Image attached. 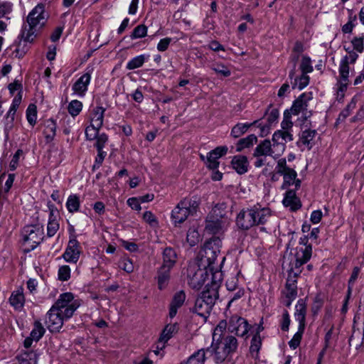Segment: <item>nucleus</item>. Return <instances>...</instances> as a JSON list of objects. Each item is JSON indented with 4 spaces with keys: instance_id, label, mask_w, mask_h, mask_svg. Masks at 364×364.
I'll list each match as a JSON object with an SVG mask.
<instances>
[{
    "instance_id": "1",
    "label": "nucleus",
    "mask_w": 364,
    "mask_h": 364,
    "mask_svg": "<svg viewBox=\"0 0 364 364\" xmlns=\"http://www.w3.org/2000/svg\"><path fill=\"white\" fill-rule=\"evenodd\" d=\"M221 280V272L213 274L210 283L208 282L205 286L206 289L196 299L194 311L200 316L206 318L209 315L218 297V289Z\"/></svg>"
},
{
    "instance_id": "2",
    "label": "nucleus",
    "mask_w": 364,
    "mask_h": 364,
    "mask_svg": "<svg viewBox=\"0 0 364 364\" xmlns=\"http://www.w3.org/2000/svg\"><path fill=\"white\" fill-rule=\"evenodd\" d=\"M214 266L213 264L205 262L204 259H198L196 257V262L190 264L188 267V278L189 286L194 289H200L205 284V281L208 279V272L211 274L216 272H213Z\"/></svg>"
},
{
    "instance_id": "3",
    "label": "nucleus",
    "mask_w": 364,
    "mask_h": 364,
    "mask_svg": "<svg viewBox=\"0 0 364 364\" xmlns=\"http://www.w3.org/2000/svg\"><path fill=\"white\" fill-rule=\"evenodd\" d=\"M312 247L308 246L304 248L299 249L297 252L291 257V258L288 264V271L289 273L286 287H291V285L296 286L295 277L301 272L300 267L310 259Z\"/></svg>"
},
{
    "instance_id": "4",
    "label": "nucleus",
    "mask_w": 364,
    "mask_h": 364,
    "mask_svg": "<svg viewBox=\"0 0 364 364\" xmlns=\"http://www.w3.org/2000/svg\"><path fill=\"white\" fill-rule=\"evenodd\" d=\"M215 342L213 358L217 363H221L225 361L237 348V340L232 336H227Z\"/></svg>"
},
{
    "instance_id": "5",
    "label": "nucleus",
    "mask_w": 364,
    "mask_h": 364,
    "mask_svg": "<svg viewBox=\"0 0 364 364\" xmlns=\"http://www.w3.org/2000/svg\"><path fill=\"white\" fill-rule=\"evenodd\" d=\"M198 203L196 199L185 198L172 210L171 218L175 225L183 223L188 217L196 212Z\"/></svg>"
},
{
    "instance_id": "6",
    "label": "nucleus",
    "mask_w": 364,
    "mask_h": 364,
    "mask_svg": "<svg viewBox=\"0 0 364 364\" xmlns=\"http://www.w3.org/2000/svg\"><path fill=\"white\" fill-rule=\"evenodd\" d=\"M23 244L28 251L34 250L44 237L43 227L41 225H26L21 232Z\"/></svg>"
},
{
    "instance_id": "7",
    "label": "nucleus",
    "mask_w": 364,
    "mask_h": 364,
    "mask_svg": "<svg viewBox=\"0 0 364 364\" xmlns=\"http://www.w3.org/2000/svg\"><path fill=\"white\" fill-rule=\"evenodd\" d=\"M272 143L268 139L261 141L255 148L253 155L257 158L267 156L274 159L279 157L285 150V144L278 139H272Z\"/></svg>"
},
{
    "instance_id": "8",
    "label": "nucleus",
    "mask_w": 364,
    "mask_h": 364,
    "mask_svg": "<svg viewBox=\"0 0 364 364\" xmlns=\"http://www.w3.org/2000/svg\"><path fill=\"white\" fill-rule=\"evenodd\" d=\"M80 306L79 301L74 299L73 294L68 292L60 294L51 308H55L58 311L63 314L64 318H71Z\"/></svg>"
},
{
    "instance_id": "9",
    "label": "nucleus",
    "mask_w": 364,
    "mask_h": 364,
    "mask_svg": "<svg viewBox=\"0 0 364 364\" xmlns=\"http://www.w3.org/2000/svg\"><path fill=\"white\" fill-rule=\"evenodd\" d=\"M275 170L277 173L283 176L282 189H287L291 185L295 186V188L298 189L301 186V181L297 177L296 171L287 165L285 159H280L277 161Z\"/></svg>"
},
{
    "instance_id": "10",
    "label": "nucleus",
    "mask_w": 364,
    "mask_h": 364,
    "mask_svg": "<svg viewBox=\"0 0 364 364\" xmlns=\"http://www.w3.org/2000/svg\"><path fill=\"white\" fill-rule=\"evenodd\" d=\"M222 247V241L220 237L213 236L210 238L200 250L197 255L198 259H204L209 264L215 262Z\"/></svg>"
},
{
    "instance_id": "11",
    "label": "nucleus",
    "mask_w": 364,
    "mask_h": 364,
    "mask_svg": "<svg viewBox=\"0 0 364 364\" xmlns=\"http://www.w3.org/2000/svg\"><path fill=\"white\" fill-rule=\"evenodd\" d=\"M291 114L289 110L284 112L283 120L281 122L282 129L276 131L272 135V139L282 140V142L293 141Z\"/></svg>"
},
{
    "instance_id": "12",
    "label": "nucleus",
    "mask_w": 364,
    "mask_h": 364,
    "mask_svg": "<svg viewBox=\"0 0 364 364\" xmlns=\"http://www.w3.org/2000/svg\"><path fill=\"white\" fill-rule=\"evenodd\" d=\"M64 314L58 311L55 308H50L46 318V325L52 333L59 332L65 321L70 318H64Z\"/></svg>"
},
{
    "instance_id": "13",
    "label": "nucleus",
    "mask_w": 364,
    "mask_h": 364,
    "mask_svg": "<svg viewBox=\"0 0 364 364\" xmlns=\"http://www.w3.org/2000/svg\"><path fill=\"white\" fill-rule=\"evenodd\" d=\"M47 14L45 11V4H37L29 13L27 17L28 24L31 26H38L41 28L44 26L46 21Z\"/></svg>"
},
{
    "instance_id": "14",
    "label": "nucleus",
    "mask_w": 364,
    "mask_h": 364,
    "mask_svg": "<svg viewBox=\"0 0 364 364\" xmlns=\"http://www.w3.org/2000/svg\"><path fill=\"white\" fill-rule=\"evenodd\" d=\"M250 326L246 319L237 315L231 316L228 323V331L235 333L237 336L243 337L247 335Z\"/></svg>"
},
{
    "instance_id": "15",
    "label": "nucleus",
    "mask_w": 364,
    "mask_h": 364,
    "mask_svg": "<svg viewBox=\"0 0 364 364\" xmlns=\"http://www.w3.org/2000/svg\"><path fill=\"white\" fill-rule=\"evenodd\" d=\"M47 208L49 211L47 225V235L48 237H51L54 236L59 230L60 214L58 208L50 201L47 203Z\"/></svg>"
},
{
    "instance_id": "16",
    "label": "nucleus",
    "mask_w": 364,
    "mask_h": 364,
    "mask_svg": "<svg viewBox=\"0 0 364 364\" xmlns=\"http://www.w3.org/2000/svg\"><path fill=\"white\" fill-rule=\"evenodd\" d=\"M80 254L79 242L75 237L70 238L63 257L66 262L75 264L78 261Z\"/></svg>"
},
{
    "instance_id": "17",
    "label": "nucleus",
    "mask_w": 364,
    "mask_h": 364,
    "mask_svg": "<svg viewBox=\"0 0 364 364\" xmlns=\"http://www.w3.org/2000/svg\"><path fill=\"white\" fill-rule=\"evenodd\" d=\"M349 61H348L347 57H345L340 63L339 65V80L338 82V92H341L343 95L344 92L347 89V86L349 82Z\"/></svg>"
},
{
    "instance_id": "18",
    "label": "nucleus",
    "mask_w": 364,
    "mask_h": 364,
    "mask_svg": "<svg viewBox=\"0 0 364 364\" xmlns=\"http://www.w3.org/2000/svg\"><path fill=\"white\" fill-rule=\"evenodd\" d=\"M226 146H218L208 154L205 164L210 169H216L219 166L218 159L228 152Z\"/></svg>"
},
{
    "instance_id": "19",
    "label": "nucleus",
    "mask_w": 364,
    "mask_h": 364,
    "mask_svg": "<svg viewBox=\"0 0 364 364\" xmlns=\"http://www.w3.org/2000/svg\"><path fill=\"white\" fill-rule=\"evenodd\" d=\"M252 216L255 220V225L264 224L272 216V211L269 208L262 207L257 204L251 208Z\"/></svg>"
},
{
    "instance_id": "20",
    "label": "nucleus",
    "mask_w": 364,
    "mask_h": 364,
    "mask_svg": "<svg viewBox=\"0 0 364 364\" xmlns=\"http://www.w3.org/2000/svg\"><path fill=\"white\" fill-rule=\"evenodd\" d=\"M92 70L87 71L73 84V90L80 96H84L90 82Z\"/></svg>"
},
{
    "instance_id": "21",
    "label": "nucleus",
    "mask_w": 364,
    "mask_h": 364,
    "mask_svg": "<svg viewBox=\"0 0 364 364\" xmlns=\"http://www.w3.org/2000/svg\"><path fill=\"white\" fill-rule=\"evenodd\" d=\"M250 208L241 210L237 215L236 223L240 228L247 230L255 225V220L253 219Z\"/></svg>"
},
{
    "instance_id": "22",
    "label": "nucleus",
    "mask_w": 364,
    "mask_h": 364,
    "mask_svg": "<svg viewBox=\"0 0 364 364\" xmlns=\"http://www.w3.org/2000/svg\"><path fill=\"white\" fill-rule=\"evenodd\" d=\"M310 98L306 95H301L293 103L291 109L289 110L291 114L298 115L307 109L308 102Z\"/></svg>"
},
{
    "instance_id": "23",
    "label": "nucleus",
    "mask_w": 364,
    "mask_h": 364,
    "mask_svg": "<svg viewBox=\"0 0 364 364\" xmlns=\"http://www.w3.org/2000/svg\"><path fill=\"white\" fill-rule=\"evenodd\" d=\"M231 164L232 168L239 174H244L248 171L249 162L245 156H235L231 161Z\"/></svg>"
},
{
    "instance_id": "24",
    "label": "nucleus",
    "mask_w": 364,
    "mask_h": 364,
    "mask_svg": "<svg viewBox=\"0 0 364 364\" xmlns=\"http://www.w3.org/2000/svg\"><path fill=\"white\" fill-rule=\"evenodd\" d=\"M9 303L16 310L20 311L23 309L25 303V297L22 287L18 288L11 293L9 298Z\"/></svg>"
},
{
    "instance_id": "25",
    "label": "nucleus",
    "mask_w": 364,
    "mask_h": 364,
    "mask_svg": "<svg viewBox=\"0 0 364 364\" xmlns=\"http://www.w3.org/2000/svg\"><path fill=\"white\" fill-rule=\"evenodd\" d=\"M177 255L171 247H166L163 252V265L161 268L170 269L175 265Z\"/></svg>"
},
{
    "instance_id": "26",
    "label": "nucleus",
    "mask_w": 364,
    "mask_h": 364,
    "mask_svg": "<svg viewBox=\"0 0 364 364\" xmlns=\"http://www.w3.org/2000/svg\"><path fill=\"white\" fill-rule=\"evenodd\" d=\"M226 223L225 220L219 219L208 220L206 221L205 230L210 234L219 235L223 232Z\"/></svg>"
},
{
    "instance_id": "27",
    "label": "nucleus",
    "mask_w": 364,
    "mask_h": 364,
    "mask_svg": "<svg viewBox=\"0 0 364 364\" xmlns=\"http://www.w3.org/2000/svg\"><path fill=\"white\" fill-rule=\"evenodd\" d=\"M294 316L295 319L299 322V326L305 328L306 326V304L303 299H299L295 307Z\"/></svg>"
},
{
    "instance_id": "28",
    "label": "nucleus",
    "mask_w": 364,
    "mask_h": 364,
    "mask_svg": "<svg viewBox=\"0 0 364 364\" xmlns=\"http://www.w3.org/2000/svg\"><path fill=\"white\" fill-rule=\"evenodd\" d=\"M316 134L315 129H309L302 131L299 137V143L307 148V149H311L314 145V139Z\"/></svg>"
},
{
    "instance_id": "29",
    "label": "nucleus",
    "mask_w": 364,
    "mask_h": 364,
    "mask_svg": "<svg viewBox=\"0 0 364 364\" xmlns=\"http://www.w3.org/2000/svg\"><path fill=\"white\" fill-rule=\"evenodd\" d=\"M282 203L284 206L289 207L291 210H296L301 208L299 200L296 197L294 190L287 191Z\"/></svg>"
},
{
    "instance_id": "30",
    "label": "nucleus",
    "mask_w": 364,
    "mask_h": 364,
    "mask_svg": "<svg viewBox=\"0 0 364 364\" xmlns=\"http://www.w3.org/2000/svg\"><path fill=\"white\" fill-rule=\"evenodd\" d=\"M105 112V109L102 107L98 106L95 107L90 113V124L96 127H102Z\"/></svg>"
},
{
    "instance_id": "31",
    "label": "nucleus",
    "mask_w": 364,
    "mask_h": 364,
    "mask_svg": "<svg viewBox=\"0 0 364 364\" xmlns=\"http://www.w3.org/2000/svg\"><path fill=\"white\" fill-rule=\"evenodd\" d=\"M177 331L176 323L166 325L159 337V343H162L164 345Z\"/></svg>"
},
{
    "instance_id": "32",
    "label": "nucleus",
    "mask_w": 364,
    "mask_h": 364,
    "mask_svg": "<svg viewBox=\"0 0 364 364\" xmlns=\"http://www.w3.org/2000/svg\"><path fill=\"white\" fill-rule=\"evenodd\" d=\"M258 122V120H255L252 123L250 124L238 123L232 127L231 130V136H233L234 138H238L243 134H245L250 127L253 125H257Z\"/></svg>"
},
{
    "instance_id": "33",
    "label": "nucleus",
    "mask_w": 364,
    "mask_h": 364,
    "mask_svg": "<svg viewBox=\"0 0 364 364\" xmlns=\"http://www.w3.org/2000/svg\"><path fill=\"white\" fill-rule=\"evenodd\" d=\"M56 133V124L55 122L52 119H48L45 124V128L43 130V135L46 138V142L49 143L52 141L55 136Z\"/></svg>"
},
{
    "instance_id": "34",
    "label": "nucleus",
    "mask_w": 364,
    "mask_h": 364,
    "mask_svg": "<svg viewBox=\"0 0 364 364\" xmlns=\"http://www.w3.org/2000/svg\"><path fill=\"white\" fill-rule=\"evenodd\" d=\"M227 328H228L227 321L225 320L220 321L214 329L213 333V341H218L221 338H224V333H225Z\"/></svg>"
},
{
    "instance_id": "35",
    "label": "nucleus",
    "mask_w": 364,
    "mask_h": 364,
    "mask_svg": "<svg viewBox=\"0 0 364 364\" xmlns=\"http://www.w3.org/2000/svg\"><path fill=\"white\" fill-rule=\"evenodd\" d=\"M170 279V269L161 268L158 274V287L159 289H165Z\"/></svg>"
},
{
    "instance_id": "36",
    "label": "nucleus",
    "mask_w": 364,
    "mask_h": 364,
    "mask_svg": "<svg viewBox=\"0 0 364 364\" xmlns=\"http://www.w3.org/2000/svg\"><path fill=\"white\" fill-rule=\"evenodd\" d=\"M80 205V198L75 195L69 196L66 202V208L69 213H73L79 210Z\"/></svg>"
},
{
    "instance_id": "37",
    "label": "nucleus",
    "mask_w": 364,
    "mask_h": 364,
    "mask_svg": "<svg viewBox=\"0 0 364 364\" xmlns=\"http://www.w3.org/2000/svg\"><path fill=\"white\" fill-rule=\"evenodd\" d=\"M28 28L26 26L21 31V39L25 42H31L36 36V31L38 26H31V25L28 24Z\"/></svg>"
},
{
    "instance_id": "38",
    "label": "nucleus",
    "mask_w": 364,
    "mask_h": 364,
    "mask_svg": "<svg viewBox=\"0 0 364 364\" xmlns=\"http://www.w3.org/2000/svg\"><path fill=\"white\" fill-rule=\"evenodd\" d=\"M205 359V351L200 349L191 355L184 364H203Z\"/></svg>"
},
{
    "instance_id": "39",
    "label": "nucleus",
    "mask_w": 364,
    "mask_h": 364,
    "mask_svg": "<svg viewBox=\"0 0 364 364\" xmlns=\"http://www.w3.org/2000/svg\"><path fill=\"white\" fill-rule=\"evenodd\" d=\"M257 136L254 134H250L245 138L241 139L237 144V151H241L242 149L245 148H248L252 146L255 143L257 142Z\"/></svg>"
},
{
    "instance_id": "40",
    "label": "nucleus",
    "mask_w": 364,
    "mask_h": 364,
    "mask_svg": "<svg viewBox=\"0 0 364 364\" xmlns=\"http://www.w3.org/2000/svg\"><path fill=\"white\" fill-rule=\"evenodd\" d=\"M284 294L285 295L284 304L289 307L297 296V287L291 285V287H286Z\"/></svg>"
},
{
    "instance_id": "41",
    "label": "nucleus",
    "mask_w": 364,
    "mask_h": 364,
    "mask_svg": "<svg viewBox=\"0 0 364 364\" xmlns=\"http://www.w3.org/2000/svg\"><path fill=\"white\" fill-rule=\"evenodd\" d=\"M211 69L218 75L223 77H229L231 75V71L229 68L225 64L216 62L212 64Z\"/></svg>"
},
{
    "instance_id": "42",
    "label": "nucleus",
    "mask_w": 364,
    "mask_h": 364,
    "mask_svg": "<svg viewBox=\"0 0 364 364\" xmlns=\"http://www.w3.org/2000/svg\"><path fill=\"white\" fill-rule=\"evenodd\" d=\"M46 332V330L44 327L43 326L42 323L36 321L34 323V326L33 330L31 331L30 333V336L34 339L35 341H38L44 335Z\"/></svg>"
},
{
    "instance_id": "43",
    "label": "nucleus",
    "mask_w": 364,
    "mask_h": 364,
    "mask_svg": "<svg viewBox=\"0 0 364 364\" xmlns=\"http://www.w3.org/2000/svg\"><path fill=\"white\" fill-rule=\"evenodd\" d=\"M309 77L306 73H302L299 77H296L294 79V82L292 83V87L302 90L309 85Z\"/></svg>"
},
{
    "instance_id": "44",
    "label": "nucleus",
    "mask_w": 364,
    "mask_h": 364,
    "mask_svg": "<svg viewBox=\"0 0 364 364\" xmlns=\"http://www.w3.org/2000/svg\"><path fill=\"white\" fill-rule=\"evenodd\" d=\"M304 327L299 326L297 332L294 335L293 338L289 341V347L295 350L300 345L302 335L304 331Z\"/></svg>"
},
{
    "instance_id": "45",
    "label": "nucleus",
    "mask_w": 364,
    "mask_h": 364,
    "mask_svg": "<svg viewBox=\"0 0 364 364\" xmlns=\"http://www.w3.org/2000/svg\"><path fill=\"white\" fill-rule=\"evenodd\" d=\"M82 103L77 100H72L68 106V111L73 117L77 116L82 111Z\"/></svg>"
},
{
    "instance_id": "46",
    "label": "nucleus",
    "mask_w": 364,
    "mask_h": 364,
    "mask_svg": "<svg viewBox=\"0 0 364 364\" xmlns=\"http://www.w3.org/2000/svg\"><path fill=\"white\" fill-rule=\"evenodd\" d=\"M200 240L198 232L195 228H190L187 232L186 241L193 247L197 245Z\"/></svg>"
},
{
    "instance_id": "47",
    "label": "nucleus",
    "mask_w": 364,
    "mask_h": 364,
    "mask_svg": "<svg viewBox=\"0 0 364 364\" xmlns=\"http://www.w3.org/2000/svg\"><path fill=\"white\" fill-rule=\"evenodd\" d=\"M145 61V56L140 55L131 59L127 64V69L134 70L141 67Z\"/></svg>"
},
{
    "instance_id": "48",
    "label": "nucleus",
    "mask_w": 364,
    "mask_h": 364,
    "mask_svg": "<svg viewBox=\"0 0 364 364\" xmlns=\"http://www.w3.org/2000/svg\"><path fill=\"white\" fill-rule=\"evenodd\" d=\"M20 364H37L36 354L31 351L22 354L19 358Z\"/></svg>"
},
{
    "instance_id": "49",
    "label": "nucleus",
    "mask_w": 364,
    "mask_h": 364,
    "mask_svg": "<svg viewBox=\"0 0 364 364\" xmlns=\"http://www.w3.org/2000/svg\"><path fill=\"white\" fill-rule=\"evenodd\" d=\"M300 70L302 73H310L314 69L311 65V60L308 56H303L300 64Z\"/></svg>"
},
{
    "instance_id": "50",
    "label": "nucleus",
    "mask_w": 364,
    "mask_h": 364,
    "mask_svg": "<svg viewBox=\"0 0 364 364\" xmlns=\"http://www.w3.org/2000/svg\"><path fill=\"white\" fill-rule=\"evenodd\" d=\"M147 34V27L144 24L137 26L132 31L130 37L132 39L141 38Z\"/></svg>"
},
{
    "instance_id": "51",
    "label": "nucleus",
    "mask_w": 364,
    "mask_h": 364,
    "mask_svg": "<svg viewBox=\"0 0 364 364\" xmlns=\"http://www.w3.org/2000/svg\"><path fill=\"white\" fill-rule=\"evenodd\" d=\"M37 111L34 105H30L26 110V118L31 125H34L36 122Z\"/></svg>"
},
{
    "instance_id": "52",
    "label": "nucleus",
    "mask_w": 364,
    "mask_h": 364,
    "mask_svg": "<svg viewBox=\"0 0 364 364\" xmlns=\"http://www.w3.org/2000/svg\"><path fill=\"white\" fill-rule=\"evenodd\" d=\"M185 299V293L183 291H180L174 294L171 305L180 308L184 303Z\"/></svg>"
},
{
    "instance_id": "53",
    "label": "nucleus",
    "mask_w": 364,
    "mask_h": 364,
    "mask_svg": "<svg viewBox=\"0 0 364 364\" xmlns=\"http://www.w3.org/2000/svg\"><path fill=\"white\" fill-rule=\"evenodd\" d=\"M21 42L20 41L18 44H14L11 46L12 50V55L14 58H21L24 56L26 53V50L24 46H21Z\"/></svg>"
},
{
    "instance_id": "54",
    "label": "nucleus",
    "mask_w": 364,
    "mask_h": 364,
    "mask_svg": "<svg viewBox=\"0 0 364 364\" xmlns=\"http://www.w3.org/2000/svg\"><path fill=\"white\" fill-rule=\"evenodd\" d=\"M101 127H94L93 124L89 125L85 129V136L87 140L92 141L95 139L98 135L99 130Z\"/></svg>"
},
{
    "instance_id": "55",
    "label": "nucleus",
    "mask_w": 364,
    "mask_h": 364,
    "mask_svg": "<svg viewBox=\"0 0 364 364\" xmlns=\"http://www.w3.org/2000/svg\"><path fill=\"white\" fill-rule=\"evenodd\" d=\"M70 277V268L68 265H63L58 269V279L60 281H68Z\"/></svg>"
},
{
    "instance_id": "56",
    "label": "nucleus",
    "mask_w": 364,
    "mask_h": 364,
    "mask_svg": "<svg viewBox=\"0 0 364 364\" xmlns=\"http://www.w3.org/2000/svg\"><path fill=\"white\" fill-rule=\"evenodd\" d=\"M13 9V4L9 1H0V18L9 14Z\"/></svg>"
},
{
    "instance_id": "57",
    "label": "nucleus",
    "mask_w": 364,
    "mask_h": 364,
    "mask_svg": "<svg viewBox=\"0 0 364 364\" xmlns=\"http://www.w3.org/2000/svg\"><path fill=\"white\" fill-rule=\"evenodd\" d=\"M360 271V269L358 267H355L353 269V272H352L351 276L348 280V294H350L352 291L353 284L358 277Z\"/></svg>"
},
{
    "instance_id": "58",
    "label": "nucleus",
    "mask_w": 364,
    "mask_h": 364,
    "mask_svg": "<svg viewBox=\"0 0 364 364\" xmlns=\"http://www.w3.org/2000/svg\"><path fill=\"white\" fill-rule=\"evenodd\" d=\"M262 345L259 335H255L251 341L250 351L258 352Z\"/></svg>"
},
{
    "instance_id": "59",
    "label": "nucleus",
    "mask_w": 364,
    "mask_h": 364,
    "mask_svg": "<svg viewBox=\"0 0 364 364\" xmlns=\"http://www.w3.org/2000/svg\"><path fill=\"white\" fill-rule=\"evenodd\" d=\"M353 49L358 53H362L364 49L363 38L362 37H355L351 41Z\"/></svg>"
},
{
    "instance_id": "60",
    "label": "nucleus",
    "mask_w": 364,
    "mask_h": 364,
    "mask_svg": "<svg viewBox=\"0 0 364 364\" xmlns=\"http://www.w3.org/2000/svg\"><path fill=\"white\" fill-rule=\"evenodd\" d=\"M120 267L127 273L132 272L134 269L132 262L128 258H124L120 262Z\"/></svg>"
},
{
    "instance_id": "61",
    "label": "nucleus",
    "mask_w": 364,
    "mask_h": 364,
    "mask_svg": "<svg viewBox=\"0 0 364 364\" xmlns=\"http://www.w3.org/2000/svg\"><path fill=\"white\" fill-rule=\"evenodd\" d=\"M143 219L151 226H156L158 223L156 218L151 211H146L143 215Z\"/></svg>"
},
{
    "instance_id": "62",
    "label": "nucleus",
    "mask_w": 364,
    "mask_h": 364,
    "mask_svg": "<svg viewBox=\"0 0 364 364\" xmlns=\"http://www.w3.org/2000/svg\"><path fill=\"white\" fill-rule=\"evenodd\" d=\"M23 151L21 149L16 151L15 154L13 156L11 161L9 164V169L11 171H14L16 169L18 165V161L20 156L22 154Z\"/></svg>"
},
{
    "instance_id": "63",
    "label": "nucleus",
    "mask_w": 364,
    "mask_h": 364,
    "mask_svg": "<svg viewBox=\"0 0 364 364\" xmlns=\"http://www.w3.org/2000/svg\"><path fill=\"white\" fill-rule=\"evenodd\" d=\"M141 202L140 201L139 198H130L127 200L128 205L133 210H140L141 209Z\"/></svg>"
},
{
    "instance_id": "64",
    "label": "nucleus",
    "mask_w": 364,
    "mask_h": 364,
    "mask_svg": "<svg viewBox=\"0 0 364 364\" xmlns=\"http://www.w3.org/2000/svg\"><path fill=\"white\" fill-rule=\"evenodd\" d=\"M95 139H97L95 144L97 149H102L105 143L107 141L108 137L105 134L103 133L98 134Z\"/></svg>"
}]
</instances>
